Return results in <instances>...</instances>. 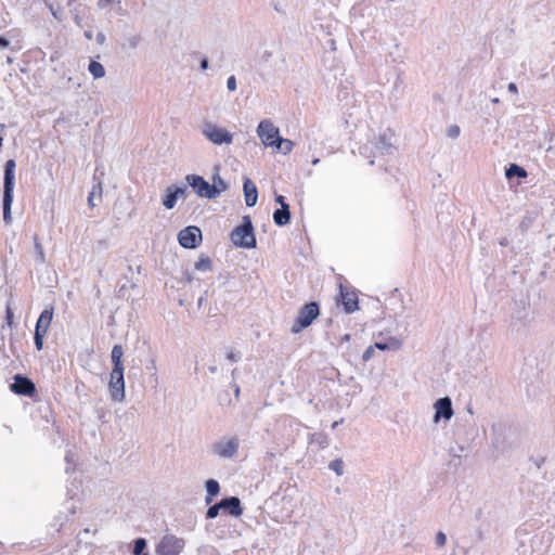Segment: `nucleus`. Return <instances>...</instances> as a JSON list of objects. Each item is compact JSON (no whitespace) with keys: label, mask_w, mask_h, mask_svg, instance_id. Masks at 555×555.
Returning a JSON list of instances; mask_svg holds the SVG:
<instances>
[{"label":"nucleus","mask_w":555,"mask_h":555,"mask_svg":"<svg viewBox=\"0 0 555 555\" xmlns=\"http://www.w3.org/2000/svg\"><path fill=\"white\" fill-rule=\"evenodd\" d=\"M455 437H456V443L459 444V448L461 451L465 450V446L461 443L462 441V438H461V435H460V429H456L455 433H454Z\"/></svg>","instance_id":"55"},{"label":"nucleus","mask_w":555,"mask_h":555,"mask_svg":"<svg viewBox=\"0 0 555 555\" xmlns=\"http://www.w3.org/2000/svg\"><path fill=\"white\" fill-rule=\"evenodd\" d=\"M209 68V59L206 55H202L199 59L201 72H206Z\"/></svg>","instance_id":"48"},{"label":"nucleus","mask_w":555,"mask_h":555,"mask_svg":"<svg viewBox=\"0 0 555 555\" xmlns=\"http://www.w3.org/2000/svg\"><path fill=\"white\" fill-rule=\"evenodd\" d=\"M202 134L215 145H229L233 142L234 134L227 128L211 121H205L202 127Z\"/></svg>","instance_id":"7"},{"label":"nucleus","mask_w":555,"mask_h":555,"mask_svg":"<svg viewBox=\"0 0 555 555\" xmlns=\"http://www.w3.org/2000/svg\"><path fill=\"white\" fill-rule=\"evenodd\" d=\"M70 12L73 14L74 22L77 26H79L80 28L91 27V24L89 22L90 9L87 5L78 3L70 10Z\"/></svg>","instance_id":"20"},{"label":"nucleus","mask_w":555,"mask_h":555,"mask_svg":"<svg viewBox=\"0 0 555 555\" xmlns=\"http://www.w3.org/2000/svg\"><path fill=\"white\" fill-rule=\"evenodd\" d=\"M127 289H128V288H127V285H126V284H122V285L119 287L118 292H117V296H118L119 298H125V297H126Z\"/></svg>","instance_id":"59"},{"label":"nucleus","mask_w":555,"mask_h":555,"mask_svg":"<svg viewBox=\"0 0 555 555\" xmlns=\"http://www.w3.org/2000/svg\"><path fill=\"white\" fill-rule=\"evenodd\" d=\"M434 410L433 422L435 424H439L441 421L448 422L454 414L452 400L448 396L437 399L434 403Z\"/></svg>","instance_id":"14"},{"label":"nucleus","mask_w":555,"mask_h":555,"mask_svg":"<svg viewBox=\"0 0 555 555\" xmlns=\"http://www.w3.org/2000/svg\"><path fill=\"white\" fill-rule=\"evenodd\" d=\"M222 513L232 517H241L244 513L241 499L236 495H227L221 500Z\"/></svg>","instance_id":"17"},{"label":"nucleus","mask_w":555,"mask_h":555,"mask_svg":"<svg viewBox=\"0 0 555 555\" xmlns=\"http://www.w3.org/2000/svg\"><path fill=\"white\" fill-rule=\"evenodd\" d=\"M273 9L280 14H285V11L281 8L279 2L273 4Z\"/></svg>","instance_id":"64"},{"label":"nucleus","mask_w":555,"mask_h":555,"mask_svg":"<svg viewBox=\"0 0 555 555\" xmlns=\"http://www.w3.org/2000/svg\"><path fill=\"white\" fill-rule=\"evenodd\" d=\"M345 463L343 459L337 457L330 462L328 468L336 473L337 476H341L344 474Z\"/></svg>","instance_id":"37"},{"label":"nucleus","mask_w":555,"mask_h":555,"mask_svg":"<svg viewBox=\"0 0 555 555\" xmlns=\"http://www.w3.org/2000/svg\"><path fill=\"white\" fill-rule=\"evenodd\" d=\"M11 41L7 35H0V50L9 49Z\"/></svg>","instance_id":"49"},{"label":"nucleus","mask_w":555,"mask_h":555,"mask_svg":"<svg viewBox=\"0 0 555 555\" xmlns=\"http://www.w3.org/2000/svg\"><path fill=\"white\" fill-rule=\"evenodd\" d=\"M499 244L502 246V247H506L509 245V241L507 240V237H501L499 240Z\"/></svg>","instance_id":"62"},{"label":"nucleus","mask_w":555,"mask_h":555,"mask_svg":"<svg viewBox=\"0 0 555 555\" xmlns=\"http://www.w3.org/2000/svg\"><path fill=\"white\" fill-rule=\"evenodd\" d=\"M177 195L179 198L186 199V197L190 195L189 185L188 183H175Z\"/></svg>","instance_id":"38"},{"label":"nucleus","mask_w":555,"mask_h":555,"mask_svg":"<svg viewBox=\"0 0 555 555\" xmlns=\"http://www.w3.org/2000/svg\"><path fill=\"white\" fill-rule=\"evenodd\" d=\"M48 8L50 9L52 15L54 16V18H56L57 21H62V10L60 7H57L56 9H54L53 4L52 3H47Z\"/></svg>","instance_id":"46"},{"label":"nucleus","mask_w":555,"mask_h":555,"mask_svg":"<svg viewBox=\"0 0 555 555\" xmlns=\"http://www.w3.org/2000/svg\"><path fill=\"white\" fill-rule=\"evenodd\" d=\"M194 269L196 271L205 272L212 270V260L209 256L205 254H201L197 261L194 263Z\"/></svg>","instance_id":"30"},{"label":"nucleus","mask_w":555,"mask_h":555,"mask_svg":"<svg viewBox=\"0 0 555 555\" xmlns=\"http://www.w3.org/2000/svg\"><path fill=\"white\" fill-rule=\"evenodd\" d=\"M461 133V128L457 125H451L447 129V137L451 139H456Z\"/></svg>","instance_id":"41"},{"label":"nucleus","mask_w":555,"mask_h":555,"mask_svg":"<svg viewBox=\"0 0 555 555\" xmlns=\"http://www.w3.org/2000/svg\"><path fill=\"white\" fill-rule=\"evenodd\" d=\"M272 219L275 225L282 228L291 223L292 212L289 206L279 207L273 211Z\"/></svg>","instance_id":"23"},{"label":"nucleus","mask_w":555,"mask_h":555,"mask_svg":"<svg viewBox=\"0 0 555 555\" xmlns=\"http://www.w3.org/2000/svg\"><path fill=\"white\" fill-rule=\"evenodd\" d=\"M274 201L278 205H280V207L289 206V204L286 201V197L281 194L275 193Z\"/></svg>","instance_id":"50"},{"label":"nucleus","mask_w":555,"mask_h":555,"mask_svg":"<svg viewBox=\"0 0 555 555\" xmlns=\"http://www.w3.org/2000/svg\"><path fill=\"white\" fill-rule=\"evenodd\" d=\"M11 379L12 382L9 383V389L12 393L28 398L34 402H41L40 391L36 383L27 374L15 373Z\"/></svg>","instance_id":"4"},{"label":"nucleus","mask_w":555,"mask_h":555,"mask_svg":"<svg viewBox=\"0 0 555 555\" xmlns=\"http://www.w3.org/2000/svg\"><path fill=\"white\" fill-rule=\"evenodd\" d=\"M95 40H96V42H98L99 44H101V46H102V44H104V42H105V40H106V37H105L104 33L99 31V33L96 34Z\"/></svg>","instance_id":"58"},{"label":"nucleus","mask_w":555,"mask_h":555,"mask_svg":"<svg viewBox=\"0 0 555 555\" xmlns=\"http://www.w3.org/2000/svg\"><path fill=\"white\" fill-rule=\"evenodd\" d=\"M243 193L246 206L254 207L257 204L259 192L257 185L247 176L243 177Z\"/></svg>","instance_id":"18"},{"label":"nucleus","mask_w":555,"mask_h":555,"mask_svg":"<svg viewBox=\"0 0 555 555\" xmlns=\"http://www.w3.org/2000/svg\"><path fill=\"white\" fill-rule=\"evenodd\" d=\"M177 238L181 247L196 249L203 242V233L197 225H188L179 231Z\"/></svg>","instance_id":"9"},{"label":"nucleus","mask_w":555,"mask_h":555,"mask_svg":"<svg viewBox=\"0 0 555 555\" xmlns=\"http://www.w3.org/2000/svg\"><path fill=\"white\" fill-rule=\"evenodd\" d=\"M392 133L384 132L379 134L374 142L375 150L382 155H389L392 153L393 145L391 143Z\"/></svg>","instance_id":"21"},{"label":"nucleus","mask_w":555,"mask_h":555,"mask_svg":"<svg viewBox=\"0 0 555 555\" xmlns=\"http://www.w3.org/2000/svg\"><path fill=\"white\" fill-rule=\"evenodd\" d=\"M4 321H5V324L10 327V328H13V327H16V322H15V315H14V310L13 308L11 307V301L9 300L5 305V310H4Z\"/></svg>","instance_id":"35"},{"label":"nucleus","mask_w":555,"mask_h":555,"mask_svg":"<svg viewBox=\"0 0 555 555\" xmlns=\"http://www.w3.org/2000/svg\"><path fill=\"white\" fill-rule=\"evenodd\" d=\"M16 160L9 158L3 165L2 216L7 225L12 223V204L14 201Z\"/></svg>","instance_id":"1"},{"label":"nucleus","mask_w":555,"mask_h":555,"mask_svg":"<svg viewBox=\"0 0 555 555\" xmlns=\"http://www.w3.org/2000/svg\"><path fill=\"white\" fill-rule=\"evenodd\" d=\"M227 88L230 92H233L237 88L236 77L234 75H231L227 79Z\"/></svg>","instance_id":"45"},{"label":"nucleus","mask_w":555,"mask_h":555,"mask_svg":"<svg viewBox=\"0 0 555 555\" xmlns=\"http://www.w3.org/2000/svg\"><path fill=\"white\" fill-rule=\"evenodd\" d=\"M204 487L206 490L205 503L210 504L220 494V483L215 478H208L207 480H205Z\"/></svg>","instance_id":"24"},{"label":"nucleus","mask_w":555,"mask_h":555,"mask_svg":"<svg viewBox=\"0 0 555 555\" xmlns=\"http://www.w3.org/2000/svg\"><path fill=\"white\" fill-rule=\"evenodd\" d=\"M208 291H205L204 294L197 299V308H202L207 301Z\"/></svg>","instance_id":"53"},{"label":"nucleus","mask_w":555,"mask_h":555,"mask_svg":"<svg viewBox=\"0 0 555 555\" xmlns=\"http://www.w3.org/2000/svg\"><path fill=\"white\" fill-rule=\"evenodd\" d=\"M528 317V310L524 300H515L514 308L512 311V319L517 321H524Z\"/></svg>","instance_id":"29"},{"label":"nucleus","mask_w":555,"mask_h":555,"mask_svg":"<svg viewBox=\"0 0 555 555\" xmlns=\"http://www.w3.org/2000/svg\"><path fill=\"white\" fill-rule=\"evenodd\" d=\"M94 412L99 421H101L103 424L107 422L105 420L107 411L103 406H95Z\"/></svg>","instance_id":"44"},{"label":"nucleus","mask_w":555,"mask_h":555,"mask_svg":"<svg viewBox=\"0 0 555 555\" xmlns=\"http://www.w3.org/2000/svg\"><path fill=\"white\" fill-rule=\"evenodd\" d=\"M96 190H99L98 197L101 201L102 199V183L101 182L93 185L92 191L88 195V205L90 208H94L96 206V204L94 203V198L96 196Z\"/></svg>","instance_id":"36"},{"label":"nucleus","mask_w":555,"mask_h":555,"mask_svg":"<svg viewBox=\"0 0 555 555\" xmlns=\"http://www.w3.org/2000/svg\"><path fill=\"white\" fill-rule=\"evenodd\" d=\"M54 317V306L48 305L40 312L34 331V344L35 348L38 351H41L44 346V339L48 335L49 328L51 326L52 320Z\"/></svg>","instance_id":"6"},{"label":"nucleus","mask_w":555,"mask_h":555,"mask_svg":"<svg viewBox=\"0 0 555 555\" xmlns=\"http://www.w3.org/2000/svg\"><path fill=\"white\" fill-rule=\"evenodd\" d=\"M125 370H112L108 382V391L115 402H122L126 398L125 391Z\"/></svg>","instance_id":"12"},{"label":"nucleus","mask_w":555,"mask_h":555,"mask_svg":"<svg viewBox=\"0 0 555 555\" xmlns=\"http://www.w3.org/2000/svg\"><path fill=\"white\" fill-rule=\"evenodd\" d=\"M83 36L88 39V40H91L93 38V31L91 29V27H87V29L85 30L83 33Z\"/></svg>","instance_id":"61"},{"label":"nucleus","mask_w":555,"mask_h":555,"mask_svg":"<svg viewBox=\"0 0 555 555\" xmlns=\"http://www.w3.org/2000/svg\"><path fill=\"white\" fill-rule=\"evenodd\" d=\"M34 248L36 255V262L39 264H43L46 262V253L37 234H35L34 236Z\"/></svg>","instance_id":"32"},{"label":"nucleus","mask_w":555,"mask_h":555,"mask_svg":"<svg viewBox=\"0 0 555 555\" xmlns=\"http://www.w3.org/2000/svg\"><path fill=\"white\" fill-rule=\"evenodd\" d=\"M507 90L508 92L513 93V94H517L518 93V87L515 82H509L507 85Z\"/></svg>","instance_id":"60"},{"label":"nucleus","mask_w":555,"mask_h":555,"mask_svg":"<svg viewBox=\"0 0 555 555\" xmlns=\"http://www.w3.org/2000/svg\"><path fill=\"white\" fill-rule=\"evenodd\" d=\"M538 211L537 210H527L524 215L521 221L519 222L518 229L524 234L526 233L531 225L535 222L538 218Z\"/></svg>","instance_id":"28"},{"label":"nucleus","mask_w":555,"mask_h":555,"mask_svg":"<svg viewBox=\"0 0 555 555\" xmlns=\"http://www.w3.org/2000/svg\"><path fill=\"white\" fill-rule=\"evenodd\" d=\"M435 543L437 547H442L447 543V534L443 531H438L436 533Z\"/></svg>","instance_id":"42"},{"label":"nucleus","mask_w":555,"mask_h":555,"mask_svg":"<svg viewBox=\"0 0 555 555\" xmlns=\"http://www.w3.org/2000/svg\"><path fill=\"white\" fill-rule=\"evenodd\" d=\"M240 440L236 436L221 438L212 444V452L222 459L233 457L238 450Z\"/></svg>","instance_id":"13"},{"label":"nucleus","mask_w":555,"mask_h":555,"mask_svg":"<svg viewBox=\"0 0 555 555\" xmlns=\"http://www.w3.org/2000/svg\"><path fill=\"white\" fill-rule=\"evenodd\" d=\"M278 145L273 149L278 150L279 152L283 153L284 155L291 153L295 146V143L289 140L285 139L282 135L280 137V140L276 143Z\"/></svg>","instance_id":"33"},{"label":"nucleus","mask_w":555,"mask_h":555,"mask_svg":"<svg viewBox=\"0 0 555 555\" xmlns=\"http://www.w3.org/2000/svg\"><path fill=\"white\" fill-rule=\"evenodd\" d=\"M231 387L233 388L235 400L238 401L241 395V387L236 383H232Z\"/></svg>","instance_id":"54"},{"label":"nucleus","mask_w":555,"mask_h":555,"mask_svg":"<svg viewBox=\"0 0 555 555\" xmlns=\"http://www.w3.org/2000/svg\"><path fill=\"white\" fill-rule=\"evenodd\" d=\"M533 461L534 465L537 466V468H541L542 465L545 463V457L544 456H541V457H538V459H530Z\"/></svg>","instance_id":"57"},{"label":"nucleus","mask_w":555,"mask_h":555,"mask_svg":"<svg viewBox=\"0 0 555 555\" xmlns=\"http://www.w3.org/2000/svg\"><path fill=\"white\" fill-rule=\"evenodd\" d=\"M179 197L177 195L176 184H171L166 188L164 194L162 195V205L166 209H173Z\"/></svg>","instance_id":"26"},{"label":"nucleus","mask_w":555,"mask_h":555,"mask_svg":"<svg viewBox=\"0 0 555 555\" xmlns=\"http://www.w3.org/2000/svg\"><path fill=\"white\" fill-rule=\"evenodd\" d=\"M257 134L267 147H274L280 140V130L270 119H262L257 126Z\"/></svg>","instance_id":"11"},{"label":"nucleus","mask_w":555,"mask_h":555,"mask_svg":"<svg viewBox=\"0 0 555 555\" xmlns=\"http://www.w3.org/2000/svg\"><path fill=\"white\" fill-rule=\"evenodd\" d=\"M208 506L205 518L206 519H215L219 516L220 512H222V505L221 502L218 501L216 503L206 504Z\"/></svg>","instance_id":"34"},{"label":"nucleus","mask_w":555,"mask_h":555,"mask_svg":"<svg viewBox=\"0 0 555 555\" xmlns=\"http://www.w3.org/2000/svg\"><path fill=\"white\" fill-rule=\"evenodd\" d=\"M34 52L36 53L35 59L37 61H41V62L46 61V53L40 48H37Z\"/></svg>","instance_id":"52"},{"label":"nucleus","mask_w":555,"mask_h":555,"mask_svg":"<svg viewBox=\"0 0 555 555\" xmlns=\"http://www.w3.org/2000/svg\"><path fill=\"white\" fill-rule=\"evenodd\" d=\"M192 191L201 198H210L209 182L201 175L189 173L184 177Z\"/></svg>","instance_id":"15"},{"label":"nucleus","mask_w":555,"mask_h":555,"mask_svg":"<svg viewBox=\"0 0 555 555\" xmlns=\"http://www.w3.org/2000/svg\"><path fill=\"white\" fill-rule=\"evenodd\" d=\"M321 314V306L315 300L305 302L298 310V313L291 327L292 334H299L309 327Z\"/></svg>","instance_id":"5"},{"label":"nucleus","mask_w":555,"mask_h":555,"mask_svg":"<svg viewBox=\"0 0 555 555\" xmlns=\"http://www.w3.org/2000/svg\"><path fill=\"white\" fill-rule=\"evenodd\" d=\"M128 551L131 555H151L147 547V540L143 537H138L128 544Z\"/></svg>","instance_id":"25"},{"label":"nucleus","mask_w":555,"mask_h":555,"mask_svg":"<svg viewBox=\"0 0 555 555\" xmlns=\"http://www.w3.org/2000/svg\"><path fill=\"white\" fill-rule=\"evenodd\" d=\"M39 412L41 413L42 418H44L49 423V417L53 415L51 403L46 402L44 406H39Z\"/></svg>","instance_id":"40"},{"label":"nucleus","mask_w":555,"mask_h":555,"mask_svg":"<svg viewBox=\"0 0 555 555\" xmlns=\"http://www.w3.org/2000/svg\"><path fill=\"white\" fill-rule=\"evenodd\" d=\"M403 341L396 336H388L383 340L375 341L376 349L380 351H398L401 349Z\"/></svg>","instance_id":"22"},{"label":"nucleus","mask_w":555,"mask_h":555,"mask_svg":"<svg viewBox=\"0 0 555 555\" xmlns=\"http://www.w3.org/2000/svg\"><path fill=\"white\" fill-rule=\"evenodd\" d=\"M113 2V0H99L96 5L100 10L105 9L107 5H109Z\"/></svg>","instance_id":"56"},{"label":"nucleus","mask_w":555,"mask_h":555,"mask_svg":"<svg viewBox=\"0 0 555 555\" xmlns=\"http://www.w3.org/2000/svg\"><path fill=\"white\" fill-rule=\"evenodd\" d=\"M139 40H140V38H139V37H132V38L130 39V47H131V48H135V47L138 46V43H139Z\"/></svg>","instance_id":"63"},{"label":"nucleus","mask_w":555,"mask_h":555,"mask_svg":"<svg viewBox=\"0 0 555 555\" xmlns=\"http://www.w3.org/2000/svg\"><path fill=\"white\" fill-rule=\"evenodd\" d=\"M124 348L120 344H115L111 351L112 370H125Z\"/></svg>","instance_id":"27"},{"label":"nucleus","mask_w":555,"mask_h":555,"mask_svg":"<svg viewBox=\"0 0 555 555\" xmlns=\"http://www.w3.org/2000/svg\"><path fill=\"white\" fill-rule=\"evenodd\" d=\"M491 444L498 455H504L517 448L515 433L504 423L492 425Z\"/></svg>","instance_id":"3"},{"label":"nucleus","mask_w":555,"mask_h":555,"mask_svg":"<svg viewBox=\"0 0 555 555\" xmlns=\"http://www.w3.org/2000/svg\"><path fill=\"white\" fill-rule=\"evenodd\" d=\"M218 402L222 406L232 405V399L230 397V392L228 390H223L218 395Z\"/></svg>","instance_id":"39"},{"label":"nucleus","mask_w":555,"mask_h":555,"mask_svg":"<svg viewBox=\"0 0 555 555\" xmlns=\"http://www.w3.org/2000/svg\"><path fill=\"white\" fill-rule=\"evenodd\" d=\"M219 171L220 165L216 164L212 168L211 183H209L211 199L218 198L223 192H227L230 189V183L221 178Z\"/></svg>","instance_id":"16"},{"label":"nucleus","mask_w":555,"mask_h":555,"mask_svg":"<svg viewBox=\"0 0 555 555\" xmlns=\"http://www.w3.org/2000/svg\"><path fill=\"white\" fill-rule=\"evenodd\" d=\"M227 359L232 361V362H237V361H240L242 359V353H241V351L230 350L227 353Z\"/></svg>","instance_id":"47"},{"label":"nucleus","mask_w":555,"mask_h":555,"mask_svg":"<svg viewBox=\"0 0 555 555\" xmlns=\"http://www.w3.org/2000/svg\"><path fill=\"white\" fill-rule=\"evenodd\" d=\"M375 349H376V347H375V344H374V345H372V346H369V347L364 350V352L362 353V360H363V362H367V361H370V360L372 359V357H373V356H374V353H375Z\"/></svg>","instance_id":"43"},{"label":"nucleus","mask_w":555,"mask_h":555,"mask_svg":"<svg viewBox=\"0 0 555 555\" xmlns=\"http://www.w3.org/2000/svg\"><path fill=\"white\" fill-rule=\"evenodd\" d=\"M335 302L338 307L343 308L346 314H351L360 309L357 291L353 289L349 292V289L343 285H339Z\"/></svg>","instance_id":"10"},{"label":"nucleus","mask_w":555,"mask_h":555,"mask_svg":"<svg viewBox=\"0 0 555 555\" xmlns=\"http://www.w3.org/2000/svg\"><path fill=\"white\" fill-rule=\"evenodd\" d=\"M88 70L92 75L94 79H100L105 76V67L102 63L90 60V63L88 65Z\"/></svg>","instance_id":"31"},{"label":"nucleus","mask_w":555,"mask_h":555,"mask_svg":"<svg viewBox=\"0 0 555 555\" xmlns=\"http://www.w3.org/2000/svg\"><path fill=\"white\" fill-rule=\"evenodd\" d=\"M527 177L528 171L517 163H509L505 166V178L508 182L512 183L515 181L517 184H520Z\"/></svg>","instance_id":"19"},{"label":"nucleus","mask_w":555,"mask_h":555,"mask_svg":"<svg viewBox=\"0 0 555 555\" xmlns=\"http://www.w3.org/2000/svg\"><path fill=\"white\" fill-rule=\"evenodd\" d=\"M185 546V540L175 534H164L155 545L156 555H180Z\"/></svg>","instance_id":"8"},{"label":"nucleus","mask_w":555,"mask_h":555,"mask_svg":"<svg viewBox=\"0 0 555 555\" xmlns=\"http://www.w3.org/2000/svg\"><path fill=\"white\" fill-rule=\"evenodd\" d=\"M232 244L236 248L254 249L257 247V238L251 217L244 215L241 222L229 234Z\"/></svg>","instance_id":"2"},{"label":"nucleus","mask_w":555,"mask_h":555,"mask_svg":"<svg viewBox=\"0 0 555 555\" xmlns=\"http://www.w3.org/2000/svg\"><path fill=\"white\" fill-rule=\"evenodd\" d=\"M182 281L184 283L191 284L194 281V276L189 270H185L182 272Z\"/></svg>","instance_id":"51"}]
</instances>
